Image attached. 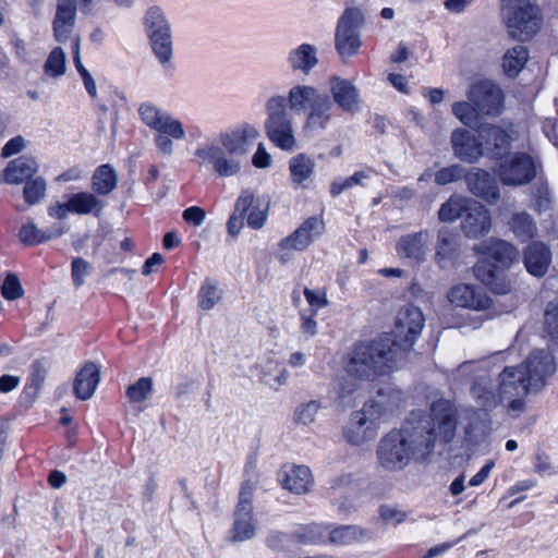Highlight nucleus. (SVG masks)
Masks as SVG:
<instances>
[{"mask_svg": "<svg viewBox=\"0 0 558 558\" xmlns=\"http://www.w3.org/2000/svg\"><path fill=\"white\" fill-rule=\"evenodd\" d=\"M470 202V198L461 196H451L446 203H444L438 211V217L441 221L452 222L458 218H462V215Z\"/></svg>", "mask_w": 558, "mask_h": 558, "instance_id": "a18cd8bd", "label": "nucleus"}, {"mask_svg": "<svg viewBox=\"0 0 558 558\" xmlns=\"http://www.w3.org/2000/svg\"><path fill=\"white\" fill-rule=\"evenodd\" d=\"M38 170L37 161L31 156H21L10 161L4 169V181L8 184H20L34 179Z\"/></svg>", "mask_w": 558, "mask_h": 558, "instance_id": "2f4dec72", "label": "nucleus"}, {"mask_svg": "<svg viewBox=\"0 0 558 558\" xmlns=\"http://www.w3.org/2000/svg\"><path fill=\"white\" fill-rule=\"evenodd\" d=\"M259 136L260 133L254 125L244 123L220 133L218 143L199 145L194 153L196 161L201 167L211 168L219 177L236 175Z\"/></svg>", "mask_w": 558, "mask_h": 558, "instance_id": "f03ea898", "label": "nucleus"}, {"mask_svg": "<svg viewBox=\"0 0 558 558\" xmlns=\"http://www.w3.org/2000/svg\"><path fill=\"white\" fill-rule=\"evenodd\" d=\"M315 167L316 162L311 156L303 153L295 155L289 161L292 182L296 185H302L313 175Z\"/></svg>", "mask_w": 558, "mask_h": 558, "instance_id": "58836bf2", "label": "nucleus"}, {"mask_svg": "<svg viewBox=\"0 0 558 558\" xmlns=\"http://www.w3.org/2000/svg\"><path fill=\"white\" fill-rule=\"evenodd\" d=\"M269 201L265 197H255L253 194V204L246 214L247 226L253 230L262 229L268 217Z\"/></svg>", "mask_w": 558, "mask_h": 558, "instance_id": "c03bdc74", "label": "nucleus"}, {"mask_svg": "<svg viewBox=\"0 0 558 558\" xmlns=\"http://www.w3.org/2000/svg\"><path fill=\"white\" fill-rule=\"evenodd\" d=\"M448 300L456 306L474 311H485L492 305V299L481 287L468 283L453 286L448 293Z\"/></svg>", "mask_w": 558, "mask_h": 558, "instance_id": "dca6fc26", "label": "nucleus"}, {"mask_svg": "<svg viewBox=\"0 0 558 558\" xmlns=\"http://www.w3.org/2000/svg\"><path fill=\"white\" fill-rule=\"evenodd\" d=\"M117 184L118 174L111 165L104 163L96 168L92 177V190L96 195H109Z\"/></svg>", "mask_w": 558, "mask_h": 558, "instance_id": "c9c22d12", "label": "nucleus"}, {"mask_svg": "<svg viewBox=\"0 0 558 558\" xmlns=\"http://www.w3.org/2000/svg\"><path fill=\"white\" fill-rule=\"evenodd\" d=\"M484 155L502 159L510 150L511 136L500 126L486 124L480 128Z\"/></svg>", "mask_w": 558, "mask_h": 558, "instance_id": "f3484780", "label": "nucleus"}, {"mask_svg": "<svg viewBox=\"0 0 558 558\" xmlns=\"http://www.w3.org/2000/svg\"><path fill=\"white\" fill-rule=\"evenodd\" d=\"M379 517L385 522H393L399 524L405 520V512L401 511L398 507L391 505H381L379 507Z\"/></svg>", "mask_w": 558, "mask_h": 558, "instance_id": "0e129e2a", "label": "nucleus"}, {"mask_svg": "<svg viewBox=\"0 0 558 558\" xmlns=\"http://www.w3.org/2000/svg\"><path fill=\"white\" fill-rule=\"evenodd\" d=\"M287 62L292 71L308 75L319 62L317 48L311 44H302L289 51Z\"/></svg>", "mask_w": 558, "mask_h": 558, "instance_id": "c85d7f7f", "label": "nucleus"}, {"mask_svg": "<svg viewBox=\"0 0 558 558\" xmlns=\"http://www.w3.org/2000/svg\"><path fill=\"white\" fill-rule=\"evenodd\" d=\"M328 529L329 526L320 523H310L295 530L292 536L305 545H322L327 542Z\"/></svg>", "mask_w": 558, "mask_h": 558, "instance_id": "a19ab883", "label": "nucleus"}, {"mask_svg": "<svg viewBox=\"0 0 558 558\" xmlns=\"http://www.w3.org/2000/svg\"><path fill=\"white\" fill-rule=\"evenodd\" d=\"M105 207V203L98 198V195L92 192L72 193V214L93 215L99 217Z\"/></svg>", "mask_w": 558, "mask_h": 558, "instance_id": "4c0bfd02", "label": "nucleus"}, {"mask_svg": "<svg viewBox=\"0 0 558 558\" xmlns=\"http://www.w3.org/2000/svg\"><path fill=\"white\" fill-rule=\"evenodd\" d=\"M157 134L154 137V143L163 156H170L173 153V141L172 136L168 135L163 132H156Z\"/></svg>", "mask_w": 558, "mask_h": 558, "instance_id": "338daca9", "label": "nucleus"}, {"mask_svg": "<svg viewBox=\"0 0 558 558\" xmlns=\"http://www.w3.org/2000/svg\"><path fill=\"white\" fill-rule=\"evenodd\" d=\"M551 263V251L541 241L531 242L523 252V264L529 274L534 277H544Z\"/></svg>", "mask_w": 558, "mask_h": 558, "instance_id": "4be33fe9", "label": "nucleus"}, {"mask_svg": "<svg viewBox=\"0 0 558 558\" xmlns=\"http://www.w3.org/2000/svg\"><path fill=\"white\" fill-rule=\"evenodd\" d=\"M452 113L457 119L469 128H477L480 125L478 114H481L476 107L470 101H457L452 105Z\"/></svg>", "mask_w": 558, "mask_h": 558, "instance_id": "de8ad7c7", "label": "nucleus"}, {"mask_svg": "<svg viewBox=\"0 0 558 558\" xmlns=\"http://www.w3.org/2000/svg\"><path fill=\"white\" fill-rule=\"evenodd\" d=\"M150 49L165 71H169L173 69L172 59H173V36L172 33L148 37Z\"/></svg>", "mask_w": 558, "mask_h": 558, "instance_id": "e433bc0d", "label": "nucleus"}, {"mask_svg": "<svg viewBox=\"0 0 558 558\" xmlns=\"http://www.w3.org/2000/svg\"><path fill=\"white\" fill-rule=\"evenodd\" d=\"M23 293L24 291L19 278L13 274H9L1 287V294L3 298L7 300H16L21 298Z\"/></svg>", "mask_w": 558, "mask_h": 558, "instance_id": "052dcab7", "label": "nucleus"}, {"mask_svg": "<svg viewBox=\"0 0 558 558\" xmlns=\"http://www.w3.org/2000/svg\"><path fill=\"white\" fill-rule=\"evenodd\" d=\"M322 404L318 400H311L298 405L293 413V421L296 424L310 425L315 421V416Z\"/></svg>", "mask_w": 558, "mask_h": 558, "instance_id": "5fc2aeb1", "label": "nucleus"}, {"mask_svg": "<svg viewBox=\"0 0 558 558\" xmlns=\"http://www.w3.org/2000/svg\"><path fill=\"white\" fill-rule=\"evenodd\" d=\"M333 102L325 93L312 108L305 112L304 131L311 134L324 132L332 119Z\"/></svg>", "mask_w": 558, "mask_h": 558, "instance_id": "b1692460", "label": "nucleus"}, {"mask_svg": "<svg viewBox=\"0 0 558 558\" xmlns=\"http://www.w3.org/2000/svg\"><path fill=\"white\" fill-rule=\"evenodd\" d=\"M182 217L187 223L199 227L206 218V213L198 206H191L183 211Z\"/></svg>", "mask_w": 558, "mask_h": 558, "instance_id": "774afa93", "label": "nucleus"}, {"mask_svg": "<svg viewBox=\"0 0 558 558\" xmlns=\"http://www.w3.org/2000/svg\"><path fill=\"white\" fill-rule=\"evenodd\" d=\"M100 380L99 367L93 362H87L76 374L72 388L80 400L90 399Z\"/></svg>", "mask_w": 558, "mask_h": 558, "instance_id": "cd10ccee", "label": "nucleus"}, {"mask_svg": "<svg viewBox=\"0 0 558 558\" xmlns=\"http://www.w3.org/2000/svg\"><path fill=\"white\" fill-rule=\"evenodd\" d=\"M355 391V384L351 380H342L339 384L337 396L341 407H349L352 400V395Z\"/></svg>", "mask_w": 558, "mask_h": 558, "instance_id": "69168bd1", "label": "nucleus"}, {"mask_svg": "<svg viewBox=\"0 0 558 558\" xmlns=\"http://www.w3.org/2000/svg\"><path fill=\"white\" fill-rule=\"evenodd\" d=\"M404 357L388 335L371 342H359L347 354L344 371L348 375L373 381L398 369Z\"/></svg>", "mask_w": 558, "mask_h": 558, "instance_id": "7ed1b4c3", "label": "nucleus"}, {"mask_svg": "<svg viewBox=\"0 0 558 558\" xmlns=\"http://www.w3.org/2000/svg\"><path fill=\"white\" fill-rule=\"evenodd\" d=\"M498 177L504 185H524L536 177V165L529 154L517 153L500 162Z\"/></svg>", "mask_w": 558, "mask_h": 558, "instance_id": "9b49d317", "label": "nucleus"}, {"mask_svg": "<svg viewBox=\"0 0 558 558\" xmlns=\"http://www.w3.org/2000/svg\"><path fill=\"white\" fill-rule=\"evenodd\" d=\"M453 154L461 161L474 163L484 156L482 140L465 129H456L451 133Z\"/></svg>", "mask_w": 558, "mask_h": 558, "instance_id": "6ab92c4d", "label": "nucleus"}, {"mask_svg": "<svg viewBox=\"0 0 558 558\" xmlns=\"http://www.w3.org/2000/svg\"><path fill=\"white\" fill-rule=\"evenodd\" d=\"M279 481L283 488L300 495L310 492L313 475L308 466L284 465L279 473Z\"/></svg>", "mask_w": 558, "mask_h": 558, "instance_id": "393cba45", "label": "nucleus"}, {"mask_svg": "<svg viewBox=\"0 0 558 558\" xmlns=\"http://www.w3.org/2000/svg\"><path fill=\"white\" fill-rule=\"evenodd\" d=\"M137 111L141 121L150 130L167 133L175 141L185 138L183 124L162 108L146 101L140 105Z\"/></svg>", "mask_w": 558, "mask_h": 558, "instance_id": "9d476101", "label": "nucleus"}, {"mask_svg": "<svg viewBox=\"0 0 558 558\" xmlns=\"http://www.w3.org/2000/svg\"><path fill=\"white\" fill-rule=\"evenodd\" d=\"M329 89L333 106L337 105L349 113H355L360 110L359 90L349 80L335 75L330 78Z\"/></svg>", "mask_w": 558, "mask_h": 558, "instance_id": "aec40b11", "label": "nucleus"}, {"mask_svg": "<svg viewBox=\"0 0 558 558\" xmlns=\"http://www.w3.org/2000/svg\"><path fill=\"white\" fill-rule=\"evenodd\" d=\"M65 52L62 48H54L45 63V72L50 76H60L65 73Z\"/></svg>", "mask_w": 558, "mask_h": 558, "instance_id": "13d9d810", "label": "nucleus"}, {"mask_svg": "<svg viewBox=\"0 0 558 558\" xmlns=\"http://www.w3.org/2000/svg\"><path fill=\"white\" fill-rule=\"evenodd\" d=\"M221 299V292L218 282L211 278H206L198 292V305L202 310H211Z\"/></svg>", "mask_w": 558, "mask_h": 558, "instance_id": "49530a36", "label": "nucleus"}, {"mask_svg": "<svg viewBox=\"0 0 558 558\" xmlns=\"http://www.w3.org/2000/svg\"><path fill=\"white\" fill-rule=\"evenodd\" d=\"M531 390H535V388L521 366L506 367L500 373L498 395L500 402L513 397H524Z\"/></svg>", "mask_w": 558, "mask_h": 558, "instance_id": "2eb2a0df", "label": "nucleus"}, {"mask_svg": "<svg viewBox=\"0 0 558 558\" xmlns=\"http://www.w3.org/2000/svg\"><path fill=\"white\" fill-rule=\"evenodd\" d=\"M93 267L88 262L78 257L72 258V280L76 287L85 282V278L92 274Z\"/></svg>", "mask_w": 558, "mask_h": 558, "instance_id": "680f3d73", "label": "nucleus"}, {"mask_svg": "<svg viewBox=\"0 0 558 558\" xmlns=\"http://www.w3.org/2000/svg\"><path fill=\"white\" fill-rule=\"evenodd\" d=\"M468 98L481 114L498 116L501 112L502 90L489 81L473 84L469 89Z\"/></svg>", "mask_w": 558, "mask_h": 558, "instance_id": "f8f14e48", "label": "nucleus"}, {"mask_svg": "<svg viewBox=\"0 0 558 558\" xmlns=\"http://www.w3.org/2000/svg\"><path fill=\"white\" fill-rule=\"evenodd\" d=\"M253 204V192L242 190L234 204V210L228 219L227 230L232 236H236L244 227L245 216Z\"/></svg>", "mask_w": 558, "mask_h": 558, "instance_id": "72a5a7b5", "label": "nucleus"}, {"mask_svg": "<svg viewBox=\"0 0 558 558\" xmlns=\"http://www.w3.org/2000/svg\"><path fill=\"white\" fill-rule=\"evenodd\" d=\"M459 239L447 229H440L437 236L435 262L441 268H447L459 257Z\"/></svg>", "mask_w": 558, "mask_h": 558, "instance_id": "7c9ffc66", "label": "nucleus"}, {"mask_svg": "<svg viewBox=\"0 0 558 558\" xmlns=\"http://www.w3.org/2000/svg\"><path fill=\"white\" fill-rule=\"evenodd\" d=\"M287 106V97L281 95L271 96L266 102L267 118H275L276 116H289Z\"/></svg>", "mask_w": 558, "mask_h": 558, "instance_id": "e2e57ef3", "label": "nucleus"}, {"mask_svg": "<svg viewBox=\"0 0 558 558\" xmlns=\"http://www.w3.org/2000/svg\"><path fill=\"white\" fill-rule=\"evenodd\" d=\"M153 390V380L149 377H142L133 385H130L126 395L131 402H144Z\"/></svg>", "mask_w": 558, "mask_h": 558, "instance_id": "4d7b16f0", "label": "nucleus"}, {"mask_svg": "<svg viewBox=\"0 0 558 558\" xmlns=\"http://www.w3.org/2000/svg\"><path fill=\"white\" fill-rule=\"evenodd\" d=\"M365 171H356L349 178H337L330 184V194L333 197L339 196L343 191L361 185L363 180L367 179Z\"/></svg>", "mask_w": 558, "mask_h": 558, "instance_id": "6e6d98bb", "label": "nucleus"}, {"mask_svg": "<svg viewBox=\"0 0 558 558\" xmlns=\"http://www.w3.org/2000/svg\"><path fill=\"white\" fill-rule=\"evenodd\" d=\"M544 329L550 341L558 345V298L549 301L545 307Z\"/></svg>", "mask_w": 558, "mask_h": 558, "instance_id": "8fccbe9b", "label": "nucleus"}, {"mask_svg": "<svg viewBox=\"0 0 558 558\" xmlns=\"http://www.w3.org/2000/svg\"><path fill=\"white\" fill-rule=\"evenodd\" d=\"M75 46H76V49H75L74 57H73V62H74L75 69L83 81V84H84V87H85L87 94L89 95V97L93 100H96L98 97L97 84H96L95 78L93 77L92 73L82 63L78 44L76 43Z\"/></svg>", "mask_w": 558, "mask_h": 558, "instance_id": "864d4df0", "label": "nucleus"}, {"mask_svg": "<svg viewBox=\"0 0 558 558\" xmlns=\"http://www.w3.org/2000/svg\"><path fill=\"white\" fill-rule=\"evenodd\" d=\"M470 392L476 404L485 412L494 410L500 402L496 386L486 373L474 377Z\"/></svg>", "mask_w": 558, "mask_h": 558, "instance_id": "a878e982", "label": "nucleus"}, {"mask_svg": "<svg viewBox=\"0 0 558 558\" xmlns=\"http://www.w3.org/2000/svg\"><path fill=\"white\" fill-rule=\"evenodd\" d=\"M426 236L422 231L401 236L396 244L398 255L415 263L423 262L427 251Z\"/></svg>", "mask_w": 558, "mask_h": 558, "instance_id": "c756f323", "label": "nucleus"}, {"mask_svg": "<svg viewBox=\"0 0 558 558\" xmlns=\"http://www.w3.org/2000/svg\"><path fill=\"white\" fill-rule=\"evenodd\" d=\"M255 485L250 480L240 488L239 500L233 513V524L229 531V541L241 543L254 538L257 534L258 522L254 514L253 495Z\"/></svg>", "mask_w": 558, "mask_h": 558, "instance_id": "423d86ee", "label": "nucleus"}, {"mask_svg": "<svg viewBox=\"0 0 558 558\" xmlns=\"http://www.w3.org/2000/svg\"><path fill=\"white\" fill-rule=\"evenodd\" d=\"M466 173L468 171L462 165L454 163L437 170L434 180L437 185L444 186L460 181L463 178L465 179Z\"/></svg>", "mask_w": 558, "mask_h": 558, "instance_id": "603ef678", "label": "nucleus"}, {"mask_svg": "<svg viewBox=\"0 0 558 558\" xmlns=\"http://www.w3.org/2000/svg\"><path fill=\"white\" fill-rule=\"evenodd\" d=\"M265 131L268 138L280 149L291 150L295 146L292 121L290 116H276L265 120Z\"/></svg>", "mask_w": 558, "mask_h": 558, "instance_id": "5701e85b", "label": "nucleus"}, {"mask_svg": "<svg viewBox=\"0 0 558 558\" xmlns=\"http://www.w3.org/2000/svg\"><path fill=\"white\" fill-rule=\"evenodd\" d=\"M492 227L489 210L478 202L470 199L461 218V229L468 238L487 234Z\"/></svg>", "mask_w": 558, "mask_h": 558, "instance_id": "ddd939ff", "label": "nucleus"}, {"mask_svg": "<svg viewBox=\"0 0 558 558\" xmlns=\"http://www.w3.org/2000/svg\"><path fill=\"white\" fill-rule=\"evenodd\" d=\"M465 182L469 191L487 202L488 204H496L500 198L499 186L495 178L483 169H473L465 175Z\"/></svg>", "mask_w": 558, "mask_h": 558, "instance_id": "a211bd4d", "label": "nucleus"}, {"mask_svg": "<svg viewBox=\"0 0 558 558\" xmlns=\"http://www.w3.org/2000/svg\"><path fill=\"white\" fill-rule=\"evenodd\" d=\"M481 252L486 256L473 267L477 280L487 286L496 294H507L511 290V281L506 269L519 258L518 248L500 239H489L481 245Z\"/></svg>", "mask_w": 558, "mask_h": 558, "instance_id": "20e7f679", "label": "nucleus"}, {"mask_svg": "<svg viewBox=\"0 0 558 558\" xmlns=\"http://www.w3.org/2000/svg\"><path fill=\"white\" fill-rule=\"evenodd\" d=\"M457 420L451 405L444 400L430 407L429 414L413 411L399 429L385 435L377 448L381 468L389 472L404 469L413 459H424L432 453L436 439L452 440Z\"/></svg>", "mask_w": 558, "mask_h": 558, "instance_id": "f257e3e1", "label": "nucleus"}, {"mask_svg": "<svg viewBox=\"0 0 558 558\" xmlns=\"http://www.w3.org/2000/svg\"><path fill=\"white\" fill-rule=\"evenodd\" d=\"M532 196L534 198L533 208L538 214H544L553 208L554 196L546 182H537L532 187Z\"/></svg>", "mask_w": 558, "mask_h": 558, "instance_id": "09e8293b", "label": "nucleus"}, {"mask_svg": "<svg viewBox=\"0 0 558 558\" xmlns=\"http://www.w3.org/2000/svg\"><path fill=\"white\" fill-rule=\"evenodd\" d=\"M385 407L379 400H369L360 411L351 414L350 426L345 429L347 440L355 446L364 444L376 435L377 422L384 415Z\"/></svg>", "mask_w": 558, "mask_h": 558, "instance_id": "1a4fd4ad", "label": "nucleus"}, {"mask_svg": "<svg viewBox=\"0 0 558 558\" xmlns=\"http://www.w3.org/2000/svg\"><path fill=\"white\" fill-rule=\"evenodd\" d=\"M521 367L525 371L535 390L539 389L545 380L556 372L554 356L544 349L533 351Z\"/></svg>", "mask_w": 558, "mask_h": 558, "instance_id": "4468645a", "label": "nucleus"}, {"mask_svg": "<svg viewBox=\"0 0 558 558\" xmlns=\"http://www.w3.org/2000/svg\"><path fill=\"white\" fill-rule=\"evenodd\" d=\"M509 226L515 238L521 242H527L537 233V226L533 217L526 211L512 215Z\"/></svg>", "mask_w": 558, "mask_h": 558, "instance_id": "ea45409f", "label": "nucleus"}, {"mask_svg": "<svg viewBox=\"0 0 558 558\" xmlns=\"http://www.w3.org/2000/svg\"><path fill=\"white\" fill-rule=\"evenodd\" d=\"M328 541L333 545H349L354 543L353 524L339 525L328 532Z\"/></svg>", "mask_w": 558, "mask_h": 558, "instance_id": "bf43d9fd", "label": "nucleus"}, {"mask_svg": "<svg viewBox=\"0 0 558 558\" xmlns=\"http://www.w3.org/2000/svg\"><path fill=\"white\" fill-rule=\"evenodd\" d=\"M502 16L509 35L520 41L532 38L541 27L538 8L530 0H502Z\"/></svg>", "mask_w": 558, "mask_h": 558, "instance_id": "39448f33", "label": "nucleus"}, {"mask_svg": "<svg viewBox=\"0 0 558 558\" xmlns=\"http://www.w3.org/2000/svg\"><path fill=\"white\" fill-rule=\"evenodd\" d=\"M324 94L312 85H294L288 92V107L294 113H305Z\"/></svg>", "mask_w": 558, "mask_h": 558, "instance_id": "bb28decb", "label": "nucleus"}, {"mask_svg": "<svg viewBox=\"0 0 558 558\" xmlns=\"http://www.w3.org/2000/svg\"><path fill=\"white\" fill-rule=\"evenodd\" d=\"M142 22L147 38L172 33L170 21L165 11L158 5L147 8Z\"/></svg>", "mask_w": 558, "mask_h": 558, "instance_id": "473e14b6", "label": "nucleus"}, {"mask_svg": "<svg viewBox=\"0 0 558 558\" xmlns=\"http://www.w3.org/2000/svg\"><path fill=\"white\" fill-rule=\"evenodd\" d=\"M364 22V15L357 8H347L339 17L335 32V48L342 60L359 52L362 46L360 31Z\"/></svg>", "mask_w": 558, "mask_h": 558, "instance_id": "0eeeda50", "label": "nucleus"}, {"mask_svg": "<svg viewBox=\"0 0 558 558\" xmlns=\"http://www.w3.org/2000/svg\"><path fill=\"white\" fill-rule=\"evenodd\" d=\"M46 181L41 177H36L25 182L23 196L25 202L29 205H36L46 195Z\"/></svg>", "mask_w": 558, "mask_h": 558, "instance_id": "3c124183", "label": "nucleus"}, {"mask_svg": "<svg viewBox=\"0 0 558 558\" xmlns=\"http://www.w3.org/2000/svg\"><path fill=\"white\" fill-rule=\"evenodd\" d=\"M53 32L59 43H64L70 37V0H59Z\"/></svg>", "mask_w": 558, "mask_h": 558, "instance_id": "37998d69", "label": "nucleus"}, {"mask_svg": "<svg viewBox=\"0 0 558 558\" xmlns=\"http://www.w3.org/2000/svg\"><path fill=\"white\" fill-rule=\"evenodd\" d=\"M63 233V229L58 226L39 229L34 222L29 221L23 225L19 231V238L25 245H37L57 238Z\"/></svg>", "mask_w": 558, "mask_h": 558, "instance_id": "f704fd0d", "label": "nucleus"}, {"mask_svg": "<svg viewBox=\"0 0 558 558\" xmlns=\"http://www.w3.org/2000/svg\"><path fill=\"white\" fill-rule=\"evenodd\" d=\"M323 231L324 222L317 217H310L292 234L282 239L279 246L282 251H304Z\"/></svg>", "mask_w": 558, "mask_h": 558, "instance_id": "412c9836", "label": "nucleus"}, {"mask_svg": "<svg viewBox=\"0 0 558 558\" xmlns=\"http://www.w3.org/2000/svg\"><path fill=\"white\" fill-rule=\"evenodd\" d=\"M529 60L526 47L517 45L508 49L502 58V68L509 77H515Z\"/></svg>", "mask_w": 558, "mask_h": 558, "instance_id": "79ce46f5", "label": "nucleus"}, {"mask_svg": "<svg viewBox=\"0 0 558 558\" xmlns=\"http://www.w3.org/2000/svg\"><path fill=\"white\" fill-rule=\"evenodd\" d=\"M424 324L425 317L418 307L407 304L399 310L390 337L403 357L418 339Z\"/></svg>", "mask_w": 558, "mask_h": 558, "instance_id": "6e6552de", "label": "nucleus"}]
</instances>
